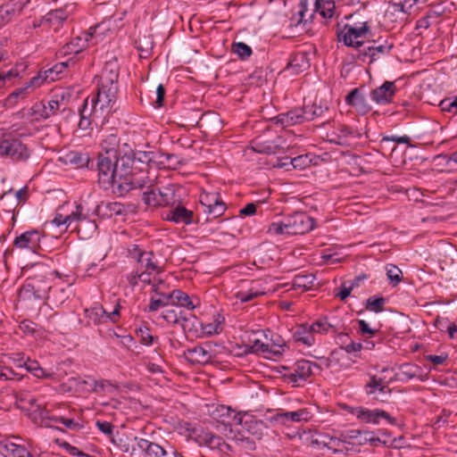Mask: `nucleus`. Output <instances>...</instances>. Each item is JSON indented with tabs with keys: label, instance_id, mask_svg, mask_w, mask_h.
Listing matches in <instances>:
<instances>
[{
	"label": "nucleus",
	"instance_id": "f257e3e1",
	"mask_svg": "<svg viewBox=\"0 0 457 457\" xmlns=\"http://www.w3.org/2000/svg\"><path fill=\"white\" fill-rule=\"evenodd\" d=\"M98 183L104 189L112 187V191L123 196L130 190L143 188L145 180L137 179V170H144L143 167L134 164V159L129 154L118 155L116 158L102 157L97 161Z\"/></svg>",
	"mask_w": 457,
	"mask_h": 457
},
{
	"label": "nucleus",
	"instance_id": "f03ea898",
	"mask_svg": "<svg viewBox=\"0 0 457 457\" xmlns=\"http://www.w3.org/2000/svg\"><path fill=\"white\" fill-rule=\"evenodd\" d=\"M119 68L115 62H106L97 77L96 94L93 96L100 103V110H111L117 100Z\"/></svg>",
	"mask_w": 457,
	"mask_h": 457
},
{
	"label": "nucleus",
	"instance_id": "7ed1b4c3",
	"mask_svg": "<svg viewBox=\"0 0 457 457\" xmlns=\"http://www.w3.org/2000/svg\"><path fill=\"white\" fill-rule=\"evenodd\" d=\"M162 286H164V283L161 279L157 284H153L152 292L154 293L155 295H161V298L151 296L150 303L148 306L145 308V312H154L169 304L184 307L187 310H194L196 307L187 294L179 289L172 290L170 293H165L162 289Z\"/></svg>",
	"mask_w": 457,
	"mask_h": 457
},
{
	"label": "nucleus",
	"instance_id": "20e7f679",
	"mask_svg": "<svg viewBox=\"0 0 457 457\" xmlns=\"http://www.w3.org/2000/svg\"><path fill=\"white\" fill-rule=\"evenodd\" d=\"M320 371L321 368L319 364L302 359L290 366H280L279 373L285 382L297 387L303 386L309 378L320 374Z\"/></svg>",
	"mask_w": 457,
	"mask_h": 457
},
{
	"label": "nucleus",
	"instance_id": "39448f33",
	"mask_svg": "<svg viewBox=\"0 0 457 457\" xmlns=\"http://www.w3.org/2000/svg\"><path fill=\"white\" fill-rule=\"evenodd\" d=\"M0 155L8 156L15 162H25L30 156V150L21 139L4 136L0 140Z\"/></svg>",
	"mask_w": 457,
	"mask_h": 457
},
{
	"label": "nucleus",
	"instance_id": "423d86ee",
	"mask_svg": "<svg viewBox=\"0 0 457 457\" xmlns=\"http://www.w3.org/2000/svg\"><path fill=\"white\" fill-rule=\"evenodd\" d=\"M337 26L338 40L344 42L347 46H352L357 49L363 46V41L360 40V38L370 32V27L368 26L367 21L360 22L359 28H356V23L353 25L345 24L343 29H339V23H337Z\"/></svg>",
	"mask_w": 457,
	"mask_h": 457
},
{
	"label": "nucleus",
	"instance_id": "0eeeda50",
	"mask_svg": "<svg viewBox=\"0 0 457 457\" xmlns=\"http://www.w3.org/2000/svg\"><path fill=\"white\" fill-rule=\"evenodd\" d=\"M346 410L354 415L358 420L364 423L378 425L381 420H385L391 425H397L396 419L387 411L381 409H368L362 406L347 407Z\"/></svg>",
	"mask_w": 457,
	"mask_h": 457
},
{
	"label": "nucleus",
	"instance_id": "6e6552de",
	"mask_svg": "<svg viewBox=\"0 0 457 457\" xmlns=\"http://www.w3.org/2000/svg\"><path fill=\"white\" fill-rule=\"evenodd\" d=\"M213 420L225 428L242 425L243 420L247 416L246 412L237 411L226 405H217L211 412Z\"/></svg>",
	"mask_w": 457,
	"mask_h": 457
},
{
	"label": "nucleus",
	"instance_id": "1a4fd4ad",
	"mask_svg": "<svg viewBox=\"0 0 457 457\" xmlns=\"http://www.w3.org/2000/svg\"><path fill=\"white\" fill-rule=\"evenodd\" d=\"M287 235H303L311 231L315 225L313 218L308 216L305 212H296L287 218Z\"/></svg>",
	"mask_w": 457,
	"mask_h": 457
},
{
	"label": "nucleus",
	"instance_id": "9d476101",
	"mask_svg": "<svg viewBox=\"0 0 457 457\" xmlns=\"http://www.w3.org/2000/svg\"><path fill=\"white\" fill-rule=\"evenodd\" d=\"M370 93L365 87H360L352 89L345 96V103L353 107L356 112L365 115L372 110L371 99L369 98Z\"/></svg>",
	"mask_w": 457,
	"mask_h": 457
},
{
	"label": "nucleus",
	"instance_id": "9b49d317",
	"mask_svg": "<svg viewBox=\"0 0 457 457\" xmlns=\"http://www.w3.org/2000/svg\"><path fill=\"white\" fill-rule=\"evenodd\" d=\"M263 295H265V288L260 280H241L239 290L236 293V297L240 302L246 303Z\"/></svg>",
	"mask_w": 457,
	"mask_h": 457
},
{
	"label": "nucleus",
	"instance_id": "f8f14e48",
	"mask_svg": "<svg viewBox=\"0 0 457 457\" xmlns=\"http://www.w3.org/2000/svg\"><path fill=\"white\" fill-rule=\"evenodd\" d=\"M120 305L117 304L113 312L109 313L102 306H95L90 309H86L85 315L89 325H98L109 320L116 321V319L120 316Z\"/></svg>",
	"mask_w": 457,
	"mask_h": 457
},
{
	"label": "nucleus",
	"instance_id": "ddd939ff",
	"mask_svg": "<svg viewBox=\"0 0 457 457\" xmlns=\"http://www.w3.org/2000/svg\"><path fill=\"white\" fill-rule=\"evenodd\" d=\"M18 437H7L0 440V453L4 457H32L27 448L19 444Z\"/></svg>",
	"mask_w": 457,
	"mask_h": 457
},
{
	"label": "nucleus",
	"instance_id": "4468645a",
	"mask_svg": "<svg viewBox=\"0 0 457 457\" xmlns=\"http://www.w3.org/2000/svg\"><path fill=\"white\" fill-rule=\"evenodd\" d=\"M195 441L199 445H205L212 450L217 449L221 453H227L231 451V447L220 436L212 432H201L196 435Z\"/></svg>",
	"mask_w": 457,
	"mask_h": 457
},
{
	"label": "nucleus",
	"instance_id": "2eb2a0df",
	"mask_svg": "<svg viewBox=\"0 0 457 457\" xmlns=\"http://www.w3.org/2000/svg\"><path fill=\"white\" fill-rule=\"evenodd\" d=\"M396 92V87L393 81H385L380 87L370 91V99L378 104H386L392 102Z\"/></svg>",
	"mask_w": 457,
	"mask_h": 457
},
{
	"label": "nucleus",
	"instance_id": "dca6fc26",
	"mask_svg": "<svg viewBox=\"0 0 457 457\" xmlns=\"http://www.w3.org/2000/svg\"><path fill=\"white\" fill-rule=\"evenodd\" d=\"M305 120L306 121H311L315 119H321L322 124L328 123L331 117L329 114V108L327 104H323L321 101L319 103L314 101V103L311 105H303Z\"/></svg>",
	"mask_w": 457,
	"mask_h": 457
},
{
	"label": "nucleus",
	"instance_id": "f3484780",
	"mask_svg": "<svg viewBox=\"0 0 457 457\" xmlns=\"http://www.w3.org/2000/svg\"><path fill=\"white\" fill-rule=\"evenodd\" d=\"M285 141L281 137H278L274 141L262 142L259 139L253 141V151L265 154H279L284 153L288 146L285 145Z\"/></svg>",
	"mask_w": 457,
	"mask_h": 457
},
{
	"label": "nucleus",
	"instance_id": "a211bd4d",
	"mask_svg": "<svg viewBox=\"0 0 457 457\" xmlns=\"http://www.w3.org/2000/svg\"><path fill=\"white\" fill-rule=\"evenodd\" d=\"M186 358L193 364H206L212 361L213 355L211 352V345H196L188 349L186 353Z\"/></svg>",
	"mask_w": 457,
	"mask_h": 457
},
{
	"label": "nucleus",
	"instance_id": "6ab92c4d",
	"mask_svg": "<svg viewBox=\"0 0 457 457\" xmlns=\"http://www.w3.org/2000/svg\"><path fill=\"white\" fill-rule=\"evenodd\" d=\"M272 419L277 421H281L283 424H287L288 422L308 421L312 419V414L305 408L294 411L278 410Z\"/></svg>",
	"mask_w": 457,
	"mask_h": 457
},
{
	"label": "nucleus",
	"instance_id": "aec40b11",
	"mask_svg": "<svg viewBox=\"0 0 457 457\" xmlns=\"http://www.w3.org/2000/svg\"><path fill=\"white\" fill-rule=\"evenodd\" d=\"M323 445L338 457L349 455L353 452V444L346 441L345 438L331 436L328 438V441L323 442Z\"/></svg>",
	"mask_w": 457,
	"mask_h": 457
},
{
	"label": "nucleus",
	"instance_id": "412c9836",
	"mask_svg": "<svg viewBox=\"0 0 457 457\" xmlns=\"http://www.w3.org/2000/svg\"><path fill=\"white\" fill-rule=\"evenodd\" d=\"M27 280L33 286L39 297H45L46 299L49 297L48 294L52 292V286L50 285L49 279L46 278L45 269L29 277Z\"/></svg>",
	"mask_w": 457,
	"mask_h": 457
},
{
	"label": "nucleus",
	"instance_id": "4be33fe9",
	"mask_svg": "<svg viewBox=\"0 0 457 457\" xmlns=\"http://www.w3.org/2000/svg\"><path fill=\"white\" fill-rule=\"evenodd\" d=\"M99 26H95L89 29L88 32L83 33V37H78L69 44H66L60 51L61 54H78L79 51L86 46V43L92 39L96 34V30Z\"/></svg>",
	"mask_w": 457,
	"mask_h": 457
},
{
	"label": "nucleus",
	"instance_id": "5701e85b",
	"mask_svg": "<svg viewBox=\"0 0 457 457\" xmlns=\"http://www.w3.org/2000/svg\"><path fill=\"white\" fill-rule=\"evenodd\" d=\"M392 47V44L377 45V43L374 41L372 46H369L367 47H364L363 49L359 50L358 59L365 62L369 58V62H372L379 54H389Z\"/></svg>",
	"mask_w": 457,
	"mask_h": 457
},
{
	"label": "nucleus",
	"instance_id": "b1692460",
	"mask_svg": "<svg viewBox=\"0 0 457 457\" xmlns=\"http://www.w3.org/2000/svg\"><path fill=\"white\" fill-rule=\"evenodd\" d=\"M277 123L283 127L295 126L306 121L303 107L295 108L276 117Z\"/></svg>",
	"mask_w": 457,
	"mask_h": 457
},
{
	"label": "nucleus",
	"instance_id": "393cba45",
	"mask_svg": "<svg viewBox=\"0 0 457 457\" xmlns=\"http://www.w3.org/2000/svg\"><path fill=\"white\" fill-rule=\"evenodd\" d=\"M40 234L37 230L26 231L14 239V245L18 248H27L36 252L39 248Z\"/></svg>",
	"mask_w": 457,
	"mask_h": 457
},
{
	"label": "nucleus",
	"instance_id": "a878e982",
	"mask_svg": "<svg viewBox=\"0 0 457 457\" xmlns=\"http://www.w3.org/2000/svg\"><path fill=\"white\" fill-rule=\"evenodd\" d=\"M101 146L104 153L99 154L97 161H101L102 157L116 158L119 155L120 137L116 133H110L102 140Z\"/></svg>",
	"mask_w": 457,
	"mask_h": 457
},
{
	"label": "nucleus",
	"instance_id": "bb28decb",
	"mask_svg": "<svg viewBox=\"0 0 457 457\" xmlns=\"http://www.w3.org/2000/svg\"><path fill=\"white\" fill-rule=\"evenodd\" d=\"M166 220L175 223L190 225L195 222L194 212L181 204H178L167 213Z\"/></svg>",
	"mask_w": 457,
	"mask_h": 457
},
{
	"label": "nucleus",
	"instance_id": "cd10ccee",
	"mask_svg": "<svg viewBox=\"0 0 457 457\" xmlns=\"http://www.w3.org/2000/svg\"><path fill=\"white\" fill-rule=\"evenodd\" d=\"M310 68V60L304 52H299L293 54L286 67V71L291 74L297 75Z\"/></svg>",
	"mask_w": 457,
	"mask_h": 457
},
{
	"label": "nucleus",
	"instance_id": "c85d7f7f",
	"mask_svg": "<svg viewBox=\"0 0 457 457\" xmlns=\"http://www.w3.org/2000/svg\"><path fill=\"white\" fill-rule=\"evenodd\" d=\"M111 112V110H100V103L96 102V99L92 96L89 101V98H86L84 100L83 105L79 110V115L82 118L95 119L99 118L104 115V112L107 114Z\"/></svg>",
	"mask_w": 457,
	"mask_h": 457
},
{
	"label": "nucleus",
	"instance_id": "c756f323",
	"mask_svg": "<svg viewBox=\"0 0 457 457\" xmlns=\"http://www.w3.org/2000/svg\"><path fill=\"white\" fill-rule=\"evenodd\" d=\"M328 141L338 145H350L349 138L353 137V131L351 128L345 125H340L337 131L327 135Z\"/></svg>",
	"mask_w": 457,
	"mask_h": 457
},
{
	"label": "nucleus",
	"instance_id": "7c9ffc66",
	"mask_svg": "<svg viewBox=\"0 0 457 457\" xmlns=\"http://www.w3.org/2000/svg\"><path fill=\"white\" fill-rule=\"evenodd\" d=\"M364 390L368 395H372L376 392H379L381 394L391 393V389L386 385L384 378H378L376 375L370 376V380L364 386Z\"/></svg>",
	"mask_w": 457,
	"mask_h": 457
},
{
	"label": "nucleus",
	"instance_id": "2f4dec72",
	"mask_svg": "<svg viewBox=\"0 0 457 457\" xmlns=\"http://www.w3.org/2000/svg\"><path fill=\"white\" fill-rule=\"evenodd\" d=\"M307 12V6L306 4H302L300 6V10L298 11L297 14L293 16L290 20V28H296L299 29L298 32H305L309 30V20L312 18V14L310 15L309 19L305 18V14Z\"/></svg>",
	"mask_w": 457,
	"mask_h": 457
},
{
	"label": "nucleus",
	"instance_id": "473e14b6",
	"mask_svg": "<svg viewBox=\"0 0 457 457\" xmlns=\"http://www.w3.org/2000/svg\"><path fill=\"white\" fill-rule=\"evenodd\" d=\"M16 402L21 409L29 411L35 413H38L37 405L42 404L41 403H37V400L35 398V396L29 392L18 393L16 395Z\"/></svg>",
	"mask_w": 457,
	"mask_h": 457
},
{
	"label": "nucleus",
	"instance_id": "72a5a7b5",
	"mask_svg": "<svg viewBox=\"0 0 457 457\" xmlns=\"http://www.w3.org/2000/svg\"><path fill=\"white\" fill-rule=\"evenodd\" d=\"M421 369L412 363H403L399 366V371L395 374V380L408 381L417 378Z\"/></svg>",
	"mask_w": 457,
	"mask_h": 457
},
{
	"label": "nucleus",
	"instance_id": "f704fd0d",
	"mask_svg": "<svg viewBox=\"0 0 457 457\" xmlns=\"http://www.w3.org/2000/svg\"><path fill=\"white\" fill-rule=\"evenodd\" d=\"M293 337L296 342H301L307 346L312 345L315 342L313 332L307 324L298 326Z\"/></svg>",
	"mask_w": 457,
	"mask_h": 457
},
{
	"label": "nucleus",
	"instance_id": "c9c22d12",
	"mask_svg": "<svg viewBox=\"0 0 457 457\" xmlns=\"http://www.w3.org/2000/svg\"><path fill=\"white\" fill-rule=\"evenodd\" d=\"M253 352L280 355L284 352V344H269L255 340L252 345Z\"/></svg>",
	"mask_w": 457,
	"mask_h": 457
},
{
	"label": "nucleus",
	"instance_id": "e433bc0d",
	"mask_svg": "<svg viewBox=\"0 0 457 457\" xmlns=\"http://www.w3.org/2000/svg\"><path fill=\"white\" fill-rule=\"evenodd\" d=\"M87 392L96 394H113L118 390V386L112 384L110 380L100 379L92 380L91 388H85Z\"/></svg>",
	"mask_w": 457,
	"mask_h": 457
},
{
	"label": "nucleus",
	"instance_id": "4c0bfd02",
	"mask_svg": "<svg viewBox=\"0 0 457 457\" xmlns=\"http://www.w3.org/2000/svg\"><path fill=\"white\" fill-rule=\"evenodd\" d=\"M19 301L22 303H31L33 301H43L45 297H39L35 288L29 280H26L25 284L21 287L19 291Z\"/></svg>",
	"mask_w": 457,
	"mask_h": 457
},
{
	"label": "nucleus",
	"instance_id": "58836bf2",
	"mask_svg": "<svg viewBox=\"0 0 457 457\" xmlns=\"http://www.w3.org/2000/svg\"><path fill=\"white\" fill-rule=\"evenodd\" d=\"M335 1L334 0H316L315 11L318 12L323 18L330 19L335 13Z\"/></svg>",
	"mask_w": 457,
	"mask_h": 457
},
{
	"label": "nucleus",
	"instance_id": "ea45409f",
	"mask_svg": "<svg viewBox=\"0 0 457 457\" xmlns=\"http://www.w3.org/2000/svg\"><path fill=\"white\" fill-rule=\"evenodd\" d=\"M138 263L145 268V270L154 271V274H161L163 271L162 268L154 261V253L152 251L145 252Z\"/></svg>",
	"mask_w": 457,
	"mask_h": 457
},
{
	"label": "nucleus",
	"instance_id": "a19ab883",
	"mask_svg": "<svg viewBox=\"0 0 457 457\" xmlns=\"http://www.w3.org/2000/svg\"><path fill=\"white\" fill-rule=\"evenodd\" d=\"M314 280L315 275L312 273L299 274L295 276L292 285L294 288H302L306 291L313 287Z\"/></svg>",
	"mask_w": 457,
	"mask_h": 457
},
{
	"label": "nucleus",
	"instance_id": "79ce46f5",
	"mask_svg": "<svg viewBox=\"0 0 457 457\" xmlns=\"http://www.w3.org/2000/svg\"><path fill=\"white\" fill-rule=\"evenodd\" d=\"M69 12L66 9H56L49 12L43 21L48 22L50 25H60L67 20Z\"/></svg>",
	"mask_w": 457,
	"mask_h": 457
},
{
	"label": "nucleus",
	"instance_id": "37998d69",
	"mask_svg": "<svg viewBox=\"0 0 457 457\" xmlns=\"http://www.w3.org/2000/svg\"><path fill=\"white\" fill-rule=\"evenodd\" d=\"M129 154L134 159L135 166L138 164V167H143L144 170H145L148 167V164L154 161L153 152L137 151L132 152Z\"/></svg>",
	"mask_w": 457,
	"mask_h": 457
},
{
	"label": "nucleus",
	"instance_id": "c03bdc74",
	"mask_svg": "<svg viewBox=\"0 0 457 457\" xmlns=\"http://www.w3.org/2000/svg\"><path fill=\"white\" fill-rule=\"evenodd\" d=\"M386 302L385 297L373 295L366 300L365 308L370 312L379 313L385 310Z\"/></svg>",
	"mask_w": 457,
	"mask_h": 457
},
{
	"label": "nucleus",
	"instance_id": "a18cd8bd",
	"mask_svg": "<svg viewBox=\"0 0 457 457\" xmlns=\"http://www.w3.org/2000/svg\"><path fill=\"white\" fill-rule=\"evenodd\" d=\"M135 442L137 443V448L144 452L146 455L152 456L155 455L159 453V445L150 442L144 438L135 437Z\"/></svg>",
	"mask_w": 457,
	"mask_h": 457
},
{
	"label": "nucleus",
	"instance_id": "49530a36",
	"mask_svg": "<svg viewBox=\"0 0 457 457\" xmlns=\"http://www.w3.org/2000/svg\"><path fill=\"white\" fill-rule=\"evenodd\" d=\"M159 206L173 205L176 203L175 194L172 188H158Z\"/></svg>",
	"mask_w": 457,
	"mask_h": 457
},
{
	"label": "nucleus",
	"instance_id": "de8ad7c7",
	"mask_svg": "<svg viewBox=\"0 0 457 457\" xmlns=\"http://www.w3.org/2000/svg\"><path fill=\"white\" fill-rule=\"evenodd\" d=\"M70 162L79 168H93L94 166V162L90 161L87 154H83L78 152H72L70 154Z\"/></svg>",
	"mask_w": 457,
	"mask_h": 457
},
{
	"label": "nucleus",
	"instance_id": "09e8293b",
	"mask_svg": "<svg viewBox=\"0 0 457 457\" xmlns=\"http://www.w3.org/2000/svg\"><path fill=\"white\" fill-rule=\"evenodd\" d=\"M25 366L28 371L31 372L35 377L38 378H48L52 377V374L46 372L36 361L29 360L25 362Z\"/></svg>",
	"mask_w": 457,
	"mask_h": 457
},
{
	"label": "nucleus",
	"instance_id": "8fccbe9b",
	"mask_svg": "<svg viewBox=\"0 0 457 457\" xmlns=\"http://www.w3.org/2000/svg\"><path fill=\"white\" fill-rule=\"evenodd\" d=\"M308 157L304 155H299L290 159L288 162H279L278 164V168H285L288 170L289 166H292L294 169H303L307 165Z\"/></svg>",
	"mask_w": 457,
	"mask_h": 457
},
{
	"label": "nucleus",
	"instance_id": "3c124183",
	"mask_svg": "<svg viewBox=\"0 0 457 457\" xmlns=\"http://www.w3.org/2000/svg\"><path fill=\"white\" fill-rule=\"evenodd\" d=\"M220 199L218 193H203L200 195V203L204 207V212L210 209L213 204H217Z\"/></svg>",
	"mask_w": 457,
	"mask_h": 457
},
{
	"label": "nucleus",
	"instance_id": "603ef678",
	"mask_svg": "<svg viewBox=\"0 0 457 457\" xmlns=\"http://www.w3.org/2000/svg\"><path fill=\"white\" fill-rule=\"evenodd\" d=\"M158 188L151 187L143 193V201L147 206L159 207L158 201Z\"/></svg>",
	"mask_w": 457,
	"mask_h": 457
},
{
	"label": "nucleus",
	"instance_id": "864d4df0",
	"mask_svg": "<svg viewBox=\"0 0 457 457\" xmlns=\"http://www.w3.org/2000/svg\"><path fill=\"white\" fill-rule=\"evenodd\" d=\"M310 327L314 336L316 334H327L333 328V326L328 322L327 319H320L310 325Z\"/></svg>",
	"mask_w": 457,
	"mask_h": 457
},
{
	"label": "nucleus",
	"instance_id": "5fc2aeb1",
	"mask_svg": "<svg viewBox=\"0 0 457 457\" xmlns=\"http://www.w3.org/2000/svg\"><path fill=\"white\" fill-rule=\"evenodd\" d=\"M38 417L41 422L46 427H51L50 421L60 422L61 417L50 416L48 411L45 408L44 404H37Z\"/></svg>",
	"mask_w": 457,
	"mask_h": 457
},
{
	"label": "nucleus",
	"instance_id": "6e6d98bb",
	"mask_svg": "<svg viewBox=\"0 0 457 457\" xmlns=\"http://www.w3.org/2000/svg\"><path fill=\"white\" fill-rule=\"evenodd\" d=\"M402 274V270L395 265L390 264L386 268V276L394 287L401 282Z\"/></svg>",
	"mask_w": 457,
	"mask_h": 457
},
{
	"label": "nucleus",
	"instance_id": "4d7b16f0",
	"mask_svg": "<svg viewBox=\"0 0 457 457\" xmlns=\"http://www.w3.org/2000/svg\"><path fill=\"white\" fill-rule=\"evenodd\" d=\"M137 335L139 337V341L145 345H151L158 339L151 335L150 329L147 327L139 328L137 330Z\"/></svg>",
	"mask_w": 457,
	"mask_h": 457
},
{
	"label": "nucleus",
	"instance_id": "13d9d810",
	"mask_svg": "<svg viewBox=\"0 0 457 457\" xmlns=\"http://www.w3.org/2000/svg\"><path fill=\"white\" fill-rule=\"evenodd\" d=\"M232 51L234 54H237L242 60L248 58L252 54L251 47L243 42L233 44Z\"/></svg>",
	"mask_w": 457,
	"mask_h": 457
},
{
	"label": "nucleus",
	"instance_id": "bf43d9fd",
	"mask_svg": "<svg viewBox=\"0 0 457 457\" xmlns=\"http://www.w3.org/2000/svg\"><path fill=\"white\" fill-rule=\"evenodd\" d=\"M83 207L81 204H76L75 210L71 211L70 213H66L68 221V226L70 227L73 222H78L82 220H86V216L82 213Z\"/></svg>",
	"mask_w": 457,
	"mask_h": 457
},
{
	"label": "nucleus",
	"instance_id": "052dcab7",
	"mask_svg": "<svg viewBox=\"0 0 457 457\" xmlns=\"http://www.w3.org/2000/svg\"><path fill=\"white\" fill-rule=\"evenodd\" d=\"M163 319L169 323H179L180 320H187V318L182 316V312H177L176 310H167L162 314Z\"/></svg>",
	"mask_w": 457,
	"mask_h": 457
},
{
	"label": "nucleus",
	"instance_id": "680f3d73",
	"mask_svg": "<svg viewBox=\"0 0 457 457\" xmlns=\"http://www.w3.org/2000/svg\"><path fill=\"white\" fill-rule=\"evenodd\" d=\"M26 88H19L11 93L4 100V106L7 108L13 107L17 104V100L21 96H23Z\"/></svg>",
	"mask_w": 457,
	"mask_h": 457
},
{
	"label": "nucleus",
	"instance_id": "e2e57ef3",
	"mask_svg": "<svg viewBox=\"0 0 457 457\" xmlns=\"http://www.w3.org/2000/svg\"><path fill=\"white\" fill-rule=\"evenodd\" d=\"M226 209L227 207L225 203L220 199L217 204H213V205L205 212H208L212 216V218L216 219L221 216L225 212Z\"/></svg>",
	"mask_w": 457,
	"mask_h": 457
},
{
	"label": "nucleus",
	"instance_id": "0e129e2a",
	"mask_svg": "<svg viewBox=\"0 0 457 457\" xmlns=\"http://www.w3.org/2000/svg\"><path fill=\"white\" fill-rule=\"evenodd\" d=\"M63 102H59L58 100H50L46 104V107L52 116L55 115L58 111L65 112L67 109L63 106Z\"/></svg>",
	"mask_w": 457,
	"mask_h": 457
},
{
	"label": "nucleus",
	"instance_id": "69168bd1",
	"mask_svg": "<svg viewBox=\"0 0 457 457\" xmlns=\"http://www.w3.org/2000/svg\"><path fill=\"white\" fill-rule=\"evenodd\" d=\"M284 225H287L286 219L280 222H272L269 227L268 232L272 233L274 235L287 234V227H285Z\"/></svg>",
	"mask_w": 457,
	"mask_h": 457
},
{
	"label": "nucleus",
	"instance_id": "338daca9",
	"mask_svg": "<svg viewBox=\"0 0 457 457\" xmlns=\"http://www.w3.org/2000/svg\"><path fill=\"white\" fill-rule=\"evenodd\" d=\"M96 426L104 435L112 436L113 434L114 426L109 421L96 420Z\"/></svg>",
	"mask_w": 457,
	"mask_h": 457
},
{
	"label": "nucleus",
	"instance_id": "774afa93",
	"mask_svg": "<svg viewBox=\"0 0 457 457\" xmlns=\"http://www.w3.org/2000/svg\"><path fill=\"white\" fill-rule=\"evenodd\" d=\"M151 457H184L180 453L177 452L174 449H170V451L165 450L161 445H159V453L155 455H152Z\"/></svg>",
	"mask_w": 457,
	"mask_h": 457
}]
</instances>
